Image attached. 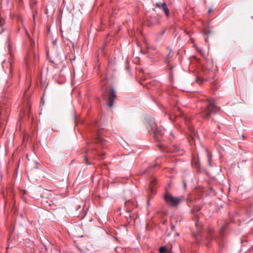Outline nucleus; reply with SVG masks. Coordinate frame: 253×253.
<instances>
[{
	"label": "nucleus",
	"mask_w": 253,
	"mask_h": 253,
	"mask_svg": "<svg viewBox=\"0 0 253 253\" xmlns=\"http://www.w3.org/2000/svg\"><path fill=\"white\" fill-rule=\"evenodd\" d=\"M5 23V20L1 17L0 16V27H2V26Z\"/></svg>",
	"instance_id": "11"
},
{
	"label": "nucleus",
	"mask_w": 253,
	"mask_h": 253,
	"mask_svg": "<svg viewBox=\"0 0 253 253\" xmlns=\"http://www.w3.org/2000/svg\"><path fill=\"white\" fill-rule=\"evenodd\" d=\"M116 97V93L115 90L113 87H110L109 94L108 98V103L107 105L111 108L113 106L114 101L115 97Z\"/></svg>",
	"instance_id": "3"
},
{
	"label": "nucleus",
	"mask_w": 253,
	"mask_h": 253,
	"mask_svg": "<svg viewBox=\"0 0 253 253\" xmlns=\"http://www.w3.org/2000/svg\"><path fill=\"white\" fill-rule=\"evenodd\" d=\"M177 155H182L184 153L182 149H177L175 151Z\"/></svg>",
	"instance_id": "10"
},
{
	"label": "nucleus",
	"mask_w": 253,
	"mask_h": 253,
	"mask_svg": "<svg viewBox=\"0 0 253 253\" xmlns=\"http://www.w3.org/2000/svg\"><path fill=\"white\" fill-rule=\"evenodd\" d=\"M164 199L166 204L170 208H176L184 200L183 196L175 197L168 192L164 194Z\"/></svg>",
	"instance_id": "1"
},
{
	"label": "nucleus",
	"mask_w": 253,
	"mask_h": 253,
	"mask_svg": "<svg viewBox=\"0 0 253 253\" xmlns=\"http://www.w3.org/2000/svg\"><path fill=\"white\" fill-rule=\"evenodd\" d=\"M155 7H158L159 8L163 9L167 16H168L169 15V10L168 8L167 5L165 2L157 3L155 4Z\"/></svg>",
	"instance_id": "4"
},
{
	"label": "nucleus",
	"mask_w": 253,
	"mask_h": 253,
	"mask_svg": "<svg viewBox=\"0 0 253 253\" xmlns=\"http://www.w3.org/2000/svg\"><path fill=\"white\" fill-rule=\"evenodd\" d=\"M167 249L165 246H162L159 249V253H165L167 252Z\"/></svg>",
	"instance_id": "9"
},
{
	"label": "nucleus",
	"mask_w": 253,
	"mask_h": 253,
	"mask_svg": "<svg viewBox=\"0 0 253 253\" xmlns=\"http://www.w3.org/2000/svg\"><path fill=\"white\" fill-rule=\"evenodd\" d=\"M158 183L157 179L155 177H151L150 181L149 186L150 187V190H153V189H157L158 188Z\"/></svg>",
	"instance_id": "5"
},
{
	"label": "nucleus",
	"mask_w": 253,
	"mask_h": 253,
	"mask_svg": "<svg viewBox=\"0 0 253 253\" xmlns=\"http://www.w3.org/2000/svg\"><path fill=\"white\" fill-rule=\"evenodd\" d=\"M146 53L150 58H152L157 53V50L155 48L148 47Z\"/></svg>",
	"instance_id": "6"
},
{
	"label": "nucleus",
	"mask_w": 253,
	"mask_h": 253,
	"mask_svg": "<svg viewBox=\"0 0 253 253\" xmlns=\"http://www.w3.org/2000/svg\"><path fill=\"white\" fill-rule=\"evenodd\" d=\"M219 110V108L216 106L212 101H210L203 113V118L208 119L212 114H214Z\"/></svg>",
	"instance_id": "2"
},
{
	"label": "nucleus",
	"mask_w": 253,
	"mask_h": 253,
	"mask_svg": "<svg viewBox=\"0 0 253 253\" xmlns=\"http://www.w3.org/2000/svg\"><path fill=\"white\" fill-rule=\"evenodd\" d=\"M8 45L9 50L10 49V43H9L8 41Z\"/></svg>",
	"instance_id": "19"
},
{
	"label": "nucleus",
	"mask_w": 253,
	"mask_h": 253,
	"mask_svg": "<svg viewBox=\"0 0 253 253\" xmlns=\"http://www.w3.org/2000/svg\"><path fill=\"white\" fill-rule=\"evenodd\" d=\"M154 135L157 137L158 139V140H159V137L160 136H161L162 135V133L159 131V130H156L154 131Z\"/></svg>",
	"instance_id": "8"
},
{
	"label": "nucleus",
	"mask_w": 253,
	"mask_h": 253,
	"mask_svg": "<svg viewBox=\"0 0 253 253\" xmlns=\"http://www.w3.org/2000/svg\"><path fill=\"white\" fill-rule=\"evenodd\" d=\"M89 150H87V151H85V153H86L87 152H88Z\"/></svg>",
	"instance_id": "22"
},
{
	"label": "nucleus",
	"mask_w": 253,
	"mask_h": 253,
	"mask_svg": "<svg viewBox=\"0 0 253 253\" xmlns=\"http://www.w3.org/2000/svg\"><path fill=\"white\" fill-rule=\"evenodd\" d=\"M225 228V226H224L221 227L220 231V235L221 236L223 235V231Z\"/></svg>",
	"instance_id": "14"
},
{
	"label": "nucleus",
	"mask_w": 253,
	"mask_h": 253,
	"mask_svg": "<svg viewBox=\"0 0 253 253\" xmlns=\"http://www.w3.org/2000/svg\"><path fill=\"white\" fill-rule=\"evenodd\" d=\"M157 165V164H155L154 165H153V166H150L149 167H148L147 169L143 172V173H148V174H150L151 172H152V171H151V169L155 168L156 166Z\"/></svg>",
	"instance_id": "7"
},
{
	"label": "nucleus",
	"mask_w": 253,
	"mask_h": 253,
	"mask_svg": "<svg viewBox=\"0 0 253 253\" xmlns=\"http://www.w3.org/2000/svg\"><path fill=\"white\" fill-rule=\"evenodd\" d=\"M184 188H186V184H185V183H184Z\"/></svg>",
	"instance_id": "20"
},
{
	"label": "nucleus",
	"mask_w": 253,
	"mask_h": 253,
	"mask_svg": "<svg viewBox=\"0 0 253 253\" xmlns=\"http://www.w3.org/2000/svg\"><path fill=\"white\" fill-rule=\"evenodd\" d=\"M84 160H85V161H86V165H89V164H90V163H89L88 162L87 157V156H86V155L84 157Z\"/></svg>",
	"instance_id": "15"
},
{
	"label": "nucleus",
	"mask_w": 253,
	"mask_h": 253,
	"mask_svg": "<svg viewBox=\"0 0 253 253\" xmlns=\"http://www.w3.org/2000/svg\"><path fill=\"white\" fill-rule=\"evenodd\" d=\"M208 163H209V165L210 166H211V155L208 154Z\"/></svg>",
	"instance_id": "12"
},
{
	"label": "nucleus",
	"mask_w": 253,
	"mask_h": 253,
	"mask_svg": "<svg viewBox=\"0 0 253 253\" xmlns=\"http://www.w3.org/2000/svg\"><path fill=\"white\" fill-rule=\"evenodd\" d=\"M2 194L3 195V196H4V192H2Z\"/></svg>",
	"instance_id": "21"
},
{
	"label": "nucleus",
	"mask_w": 253,
	"mask_h": 253,
	"mask_svg": "<svg viewBox=\"0 0 253 253\" xmlns=\"http://www.w3.org/2000/svg\"><path fill=\"white\" fill-rule=\"evenodd\" d=\"M211 11H212V9H209V10H208V13H210Z\"/></svg>",
	"instance_id": "18"
},
{
	"label": "nucleus",
	"mask_w": 253,
	"mask_h": 253,
	"mask_svg": "<svg viewBox=\"0 0 253 253\" xmlns=\"http://www.w3.org/2000/svg\"><path fill=\"white\" fill-rule=\"evenodd\" d=\"M97 142L103 144L105 142V141L103 139H102L101 138L98 137Z\"/></svg>",
	"instance_id": "13"
},
{
	"label": "nucleus",
	"mask_w": 253,
	"mask_h": 253,
	"mask_svg": "<svg viewBox=\"0 0 253 253\" xmlns=\"http://www.w3.org/2000/svg\"><path fill=\"white\" fill-rule=\"evenodd\" d=\"M212 232H213L212 229H209V230L208 233H209V235H211V233Z\"/></svg>",
	"instance_id": "16"
},
{
	"label": "nucleus",
	"mask_w": 253,
	"mask_h": 253,
	"mask_svg": "<svg viewBox=\"0 0 253 253\" xmlns=\"http://www.w3.org/2000/svg\"><path fill=\"white\" fill-rule=\"evenodd\" d=\"M24 191V192H23V196H24V195L26 194V192H27V191L24 190V191Z\"/></svg>",
	"instance_id": "17"
}]
</instances>
